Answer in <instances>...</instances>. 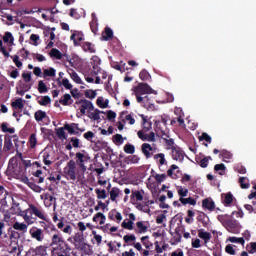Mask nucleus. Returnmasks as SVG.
Instances as JSON below:
<instances>
[{
	"instance_id": "obj_34",
	"label": "nucleus",
	"mask_w": 256,
	"mask_h": 256,
	"mask_svg": "<svg viewBox=\"0 0 256 256\" xmlns=\"http://www.w3.org/2000/svg\"><path fill=\"white\" fill-rule=\"evenodd\" d=\"M57 83L59 86L63 85V87H65V89H73V85L71 83H69V79L67 78H64L61 82V78H58L57 79Z\"/></svg>"
},
{
	"instance_id": "obj_5",
	"label": "nucleus",
	"mask_w": 256,
	"mask_h": 256,
	"mask_svg": "<svg viewBox=\"0 0 256 256\" xmlns=\"http://www.w3.org/2000/svg\"><path fill=\"white\" fill-rule=\"evenodd\" d=\"M90 157L89 155L83 154L81 152L76 153V165L80 167V169L85 172L87 171V166H85V163L89 161Z\"/></svg>"
},
{
	"instance_id": "obj_18",
	"label": "nucleus",
	"mask_w": 256,
	"mask_h": 256,
	"mask_svg": "<svg viewBox=\"0 0 256 256\" xmlns=\"http://www.w3.org/2000/svg\"><path fill=\"white\" fill-rule=\"evenodd\" d=\"M108 219H110V221H117V223H120V221L123 220V216L120 212H117V210H111L108 213Z\"/></svg>"
},
{
	"instance_id": "obj_55",
	"label": "nucleus",
	"mask_w": 256,
	"mask_h": 256,
	"mask_svg": "<svg viewBox=\"0 0 256 256\" xmlns=\"http://www.w3.org/2000/svg\"><path fill=\"white\" fill-rule=\"evenodd\" d=\"M207 215L202 212L197 216V221H199V223H202L203 227H207L208 223L207 221H205Z\"/></svg>"
},
{
	"instance_id": "obj_42",
	"label": "nucleus",
	"mask_w": 256,
	"mask_h": 256,
	"mask_svg": "<svg viewBox=\"0 0 256 256\" xmlns=\"http://www.w3.org/2000/svg\"><path fill=\"white\" fill-rule=\"evenodd\" d=\"M231 203H233V194L229 192L225 195L223 204L225 205V207H230Z\"/></svg>"
},
{
	"instance_id": "obj_61",
	"label": "nucleus",
	"mask_w": 256,
	"mask_h": 256,
	"mask_svg": "<svg viewBox=\"0 0 256 256\" xmlns=\"http://www.w3.org/2000/svg\"><path fill=\"white\" fill-rule=\"evenodd\" d=\"M84 95L87 99H95V97H97V92L95 90H86Z\"/></svg>"
},
{
	"instance_id": "obj_20",
	"label": "nucleus",
	"mask_w": 256,
	"mask_h": 256,
	"mask_svg": "<svg viewBox=\"0 0 256 256\" xmlns=\"http://www.w3.org/2000/svg\"><path fill=\"white\" fill-rule=\"evenodd\" d=\"M44 165H53V152H44L42 155Z\"/></svg>"
},
{
	"instance_id": "obj_19",
	"label": "nucleus",
	"mask_w": 256,
	"mask_h": 256,
	"mask_svg": "<svg viewBox=\"0 0 256 256\" xmlns=\"http://www.w3.org/2000/svg\"><path fill=\"white\" fill-rule=\"evenodd\" d=\"M136 227L137 228H135L134 231L135 233H138V234L147 233V231H149V227L145 225L143 221H138L136 223Z\"/></svg>"
},
{
	"instance_id": "obj_60",
	"label": "nucleus",
	"mask_w": 256,
	"mask_h": 256,
	"mask_svg": "<svg viewBox=\"0 0 256 256\" xmlns=\"http://www.w3.org/2000/svg\"><path fill=\"white\" fill-rule=\"evenodd\" d=\"M95 193L98 197V199H107V191L100 190V189H95Z\"/></svg>"
},
{
	"instance_id": "obj_56",
	"label": "nucleus",
	"mask_w": 256,
	"mask_h": 256,
	"mask_svg": "<svg viewBox=\"0 0 256 256\" xmlns=\"http://www.w3.org/2000/svg\"><path fill=\"white\" fill-rule=\"evenodd\" d=\"M74 241L75 243H78L79 245H82L83 241H85V237L83 236V233H76L74 235Z\"/></svg>"
},
{
	"instance_id": "obj_64",
	"label": "nucleus",
	"mask_w": 256,
	"mask_h": 256,
	"mask_svg": "<svg viewBox=\"0 0 256 256\" xmlns=\"http://www.w3.org/2000/svg\"><path fill=\"white\" fill-rule=\"evenodd\" d=\"M248 253H256V242H251L246 246Z\"/></svg>"
},
{
	"instance_id": "obj_33",
	"label": "nucleus",
	"mask_w": 256,
	"mask_h": 256,
	"mask_svg": "<svg viewBox=\"0 0 256 256\" xmlns=\"http://www.w3.org/2000/svg\"><path fill=\"white\" fill-rule=\"evenodd\" d=\"M180 203H182V205H197V200H195V198H179Z\"/></svg>"
},
{
	"instance_id": "obj_63",
	"label": "nucleus",
	"mask_w": 256,
	"mask_h": 256,
	"mask_svg": "<svg viewBox=\"0 0 256 256\" xmlns=\"http://www.w3.org/2000/svg\"><path fill=\"white\" fill-rule=\"evenodd\" d=\"M235 246H233L232 244H228L225 247V251L226 253H228V255H237V251H235Z\"/></svg>"
},
{
	"instance_id": "obj_40",
	"label": "nucleus",
	"mask_w": 256,
	"mask_h": 256,
	"mask_svg": "<svg viewBox=\"0 0 256 256\" xmlns=\"http://www.w3.org/2000/svg\"><path fill=\"white\" fill-rule=\"evenodd\" d=\"M56 73L57 70H55V68L44 69L43 78L46 79V77H55Z\"/></svg>"
},
{
	"instance_id": "obj_26",
	"label": "nucleus",
	"mask_w": 256,
	"mask_h": 256,
	"mask_svg": "<svg viewBox=\"0 0 256 256\" xmlns=\"http://www.w3.org/2000/svg\"><path fill=\"white\" fill-rule=\"evenodd\" d=\"M34 119L37 121V123H41L43 119H47V112L43 110H38L34 113Z\"/></svg>"
},
{
	"instance_id": "obj_32",
	"label": "nucleus",
	"mask_w": 256,
	"mask_h": 256,
	"mask_svg": "<svg viewBox=\"0 0 256 256\" xmlns=\"http://www.w3.org/2000/svg\"><path fill=\"white\" fill-rule=\"evenodd\" d=\"M28 144L30 149H35L37 147V134L32 133L29 137Z\"/></svg>"
},
{
	"instance_id": "obj_47",
	"label": "nucleus",
	"mask_w": 256,
	"mask_h": 256,
	"mask_svg": "<svg viewBox=\"0 0 256 256\" xmlns=\"http://www.w3.org/2000/svg\"><path fill=\"white\" fill-rule=\"evenodd\" d=\"M133 225H134V222L130 221V220H124L121 224V227L123 229H127L128 231H133Z\"/></svg>"
},
{
	"instance_id": "obj_51",
	"label": "nucleus",
	"mask_w": 256,
	"mask_h": 256,
	"mask_svg": "<svg viewBox=\"0 0 256 256\" xmlns=\"http://www.w3.org/2000/svg\"><path fill=\"white\" fill-rule=\"evenodd\" d=\"M141 242L146 249H151V247H153V243H150L149 241V236H143Z\"/></svg>"
},
{
	"instance_id": "obj_1",
	"label": "nucleus",
	"mask_w": 256,
	"mask_h": 256,
	"mask_svg": "<svg viewBox=\"0 0 256 256\" xmlns=\"http://www.w3.org/2000/svg\"><path fill=\"white\" fill-rule=\"evenodd\" d=\"M51 231L55 232L51 237L50 247H53L51 256H71V246L69 243L65 242L63 235L59 233V230H57L55 226L51 227Z\"/></svg>"
},
{
	"instance_id": "obj_7",
	"label": "nucleus",
	"mask_w": 256,
	"mask_h": 256,
	"mask_svg": "<svg viewBox=\"0 0 256 256\" xmlns=\"http://www.w3.org/2000/svg\"><path fill=\"white\" fill-rule=\"evenodd\" d=\"M141 151L146 159H151V156L157 151V147L151 146L149 143H143L141 146Z\"/></svg>"
},
{
	"instance_id": "obj_14",
	"label": "nucleus",
	"mask_w": 256,
	"mask_h": 256,
	"mask_svg": "<svg viewBox=\"0 0 256 256\" xmlns=\"http://www.w3.org/2000/svg\"><path fill=\"white\" fill-rule=\"evenodd\" d=\"M30 211L35 217H38V219H42V221H47V217L45 216V213H43V210L37 208L35 205H30Z\"/></svg>"
},
{
	"instance_id": "obj_53",
	"label": "nucleus",
	"mask_w": 256,
	"mask_h": 256,
	"mask_svg": "<svg viewBox=\"0 0 256 256\" xmlns=\"http://www.w3.org/2000/svg\"><path fill=\"white\" fill-rule=\"evenodd\" d=\"M56 135L59 139H67V134L65 133V127L58 128L56 130Z\"/></svg>"
},
{
	"instance_id": "obj_28",
	"label": "nucleus",
	"mask_w": 256,
	"mask_h": 256,
	"mask_svg": "<svg viewBox=\"0 0 256 256\" xmlns=\"http://www.w3.org/2000/svg\"><path fill=\"white\" fill-rule=\"evenodd\" d=\"M13 229L15 231H22V233H27V224L25 223H19V222H15L13 225H12Z\"/></svg>"
},
{
	"instance_id": "obj_38",
	"label": "nucleus",
	"mask_w": 256,
	"mask_h": 256,
	"mask_svg": "<svg viewBox=\"0 0 256 256\" xmlns=\"http://www.w3.org/2000/svg\"><path fill=\"white\" fill-rule=\"evenodd\" d=\"M82 49L88 53H95V46L92 45L90 42H84L82 45Z\"/></svg>"
},
{
	"instance_id": "obj_43",
	"label": "nucleus",
	"mask_w": 256,
	"mask_h": 256,
	"mask_svg": "<svg viewBox=\"0 0 256 256\" xmlns=\"http://www.w3.org/2000/svg\"><path fill=\"white\" fill-rule=\"evenodd\" d=\"M38 103L42 107H47V105H51V97L49 96H42L40 100H38Z\"/></svg>"
},
{
	"instance_id": "obj_27",
	"label": "nucleus",
	"mask_w": 256,
	"mask_h": 256,
	"mask_svg": "<svg viewBox=\"0 0 256 256\" xmlns=\"http://www.w3.org/2000/svg\"><path fill=\"white\" fill-rule=\"evenodd\" d=\"M94 223H99L100 225H105V221H107V217L104 216L103 213L98 212L93 217Z\"/></svg>"
},
{
	"instance_id": "obj_11",
	"label": "nucleus",
	"mask_w": 256,
	"mask_h": 256,
	"mask_svg": "<svg viewBox=\"0 0 256 256\" xmlns=\"http://www.w3.org/2000/svg\"><path fill=\"white\" fill-rule=\"evenodd\" d=\"M107 153H108V155L110 157V164H111L112 167L117 168V167L121 166V161L117 157V154H115L113 152V149L109 148Z\"/></svg>"
},
{
	"instance_id": "obj_9",
	"label": "nucleus",
	"mask_w": 256,
	"mask_h": 256,
	"mask_svg": "<svg viewBox=\"0 0 256 256\" xmlns=\"http://www.w3.org/2000/svg\"><path fill=\"white\" fill-rule=\"evenodd\" d=\"M32 239H35L38 241V243H42V241L45 239V234H43V230L41 228H32L29 231Z\"/></svg>"
},
{
	"instance_id": "obj_57",
	"label": "nucleus",
	"mask_w": 256,
	"mask_h": 256,
	"mask_svg": "<svg viewBox=\"0 0 256 256\" xmlns=\"http://www.w3.org/2000/svg\"><path fill=\"white\" fill-rule=\"evenodd\" d=\"M124 151L128 154V155H133V153H135V146L133 144H126L124 146Z\"/></svg>"
},
{
	"instance_id": "obj_54",
	"label": "nucleus",
	"mask_w": 256,
	"mask_h": 256,
	"mask_svg": "<svg viewBox=\"0 0 256 256\" xmlns=\"http://www.w3.org/2000/svg\"><path fill=\"white\" fill-rule=\"evenodd\" d=\"M209 161H211V156L204 157L199 162L200 167H202V169H206L209 165Z\"/></svg>"
},
{
	"instance_id": "obj_62",
	"label": "nucleus",
	"mask_w": 256,
	"mask_h": 256,
	"mask_svg": "<svg viewBox=\"0 0 256 256\" xmlns=\"http://www.w3.org/2000/svg\"><path fill=\"white\" fill-rule=\"evenodd\" d=\"M45 253H47V246H38L36 247V255L45 256Z\"/></svg>"
},
{
	"instance_id": "obj_23",
	"label": "nucleus",
	"mask_w": 256,
	"mask_h": 256,
	"mask_svg": "<svg viewBox=\"0 0 256 256\" xmlns=\"http://www.w3.org/2000/svg\"><path fill=\"white\" fill-rule=\"evenodd\" d=\"M198 237L203 239L204 243L207 244L211 241V233L205 232L203 229L198 230Z\"/></svg>"
},
{
	"instance_id": "obj_29",
	"label": "nucleus",
	"mask_w": 256,
	"mask_h": 256,
	"mask_svg": "<svg viewBox=\"0 0 256 256\" xmlns=\"http://www.w3.org/2000/svg\"><path fill=\"white\" fill-rule=\"evenodd\" d=\"M49 56L54 57V59H58V60L63 59V54L57 48H52L49 52Z\"/></svg>"
},
{
	"instance_id": "obj_16",
	"label": "nucleus",
	"mask_w": 256,
	"mask_h": 256,
	"mask_svg": "<svg viewBox=\"0 0 256 256\" xmlns=\"http://www.w3.org/2000/svg\"><path fill=\"white\" fill-rule=\"evenodd\" d=\"M203 209H207V211H215V202L210 198H205L202 201Z\"/></svg>"
},
{
	"instance_id": "obj_10",
	"label": "nucleus",
	"mask_w": 256,
	"mask_h": 256,
	"mask_svg": "<svg viewBox=\"0 0 256 256\" xmlns=\"http://www.w3.org/2000/svg\"><path fill=\"white\" fill-rule=\"evenodd\" d=\"M172 159H174V161H179V163H183L185 152H183L180 147H172Z\"/></svg>"
},
{
	"instance_id": "obj_4",
	"label": "nucleus",
	"mask_w": 256,
	"mask_h": 256,
	"mask_svg": "<svg viewBox=\"0 0 256 256\" xmlns=\"http://www.w3.org/2000/svg\"><path fill=\"white\" fill-rule=\"evenodd\" d=\"M135 95H150L153 93V88L147 83H139L133 88Z\"/></svg>"
},
{
	"instance_id": "obj_49",
	"label": "nucleus",
	"mask_w": 256,
	"mask_h": 256,
	"mask_svg": "<svg viewBox=\"0 0 256 256\" xmlns=\"http://www.w3.org/2000/svg\"><path fill=\"white\" fill-rule=\"evenodd\" d=\"M47 91H49V88H47V85L45 84V82L40 80L38 82V92L39 93H47Z\"/></svg>"
},
{
	"instance_id": "obj_46",
	"label": "nucleus",
	"mask_w": 256,
	"mask_h": 256,
	"mask_svg": "<svg viewBox=\"0 0 256 256\" xmlns=\"http://www.w3.org/2000/svg\"><path fill=\"white\" fill-rule=\"evenodd\" d=\"M99 65H101V59L97 56L92 57V67L95 71H99Z\"/></svg>"
},
{
	"instance_id": "obj_13",
	"label": "nucleus",
	"mask_w": 256,
	"mask_h": 256,
	"mask_svg": "<svg viewBox=\"0 0 256 256\" xmlns=\"http://www.w3.org/2000/svg\"><path fill=\"white\" fill-rule=\"evenodd\" d=\"M9 237L10 241H18V239H21V234L15 230V228H8L7 234L4 235V239H7Z\"/></svg>"
},
{
	"instance_id": "obj_31",
	"label": "nucleus",
	"mask_w": 256,
	"mask_h": 256,
	"mask_svg": "<svg viewBox=\"0 0 256 256\" xmlns=\"http://www.w3.org/2000/svg\"><path fill=\"white\" fill-rule=\"evenodd\" d=\"M238 183L240 184L241 189H249V187H251L247 177H240Z\"/></svg>"
},
{
	"instance_id": "obj_37",
	"label": "nucleus",
	"mask_w": 256,
	"mask_h": 256,
	"mask_svg": "<svg viewBox=\"0 0 256 256\" xmlns=\"http://www.w3.org/2000/svg\"><path fill=\"white\" fill-rule=\"evenodd\" d=\"M1 131L3 133H10V135H13V133H15V128H9V123L3 122L1 124Z\"/></svg>"
},
{
	"instance_id": "obj_15",
	"label": "nucleus",
	"mask_w": 256,
	"mask_h": 256,
	"mask_svg": "<svg viewBox=\"0 0 256 256\" xmlns=\"http://www.w3.org/2000/svg\"><path fill=\"white\" fill-rule=\"evenodd\" d=\"M100 113L104 114L105 112L94 108V110H88V117L92 121H99L101 119Z\"/></svg>"
},
{
	"instance_id": "obj_50",
	"label": "nucleus",
	"mask_w": 256,
	"mask_h": 256,
	"mask_svg": "<svg viewBox=\"0 0 256 256\" xmlns=\"http://www.w3.org/2000/svg\"><path fill=\"white\" fill-rule=\"evenodd\" d=\"M187 216L185 218V222L188 223V225H191V223H193V218L195 217V212H193V210H188L187 211Z\"/></svg>"
},
{
	"instance_id": "obj_2",
	"label": "nucleus",
	"mask_w": 256,
	"mask_h": 256,
	"mask_svg": "<svg viewBox=\"0 0 256 256\" xmlns=\"http://www.w3.org/2000/svg\"><path fill=\"white\" fill-rule=\"evenodd\" d=\"M64 176L68 181H77V165L74 160H70L64 167Z\"/></svg>"
},
{
	"instance_id": "obj_44",
	"label": "nucleus",
	"mask_w": 256,
	"mask_h": 256,
	"mask_svg": "<svg viewBox=\"0 0 256 256\" xmlns=\"http://www.w3.org/2000/svg\"><path fill=\"white\" fill-rule=\"evenodd\" d=\"M155 161H158L159 165H165L167 163V160H165V154L159 153L154 155Z\"/></svg>"
},
{
	"instance_id": "obj_59",
	"label": "nucleus",
	"mask_w": 256,
	"mask_h": 256,
	"mask_svg": "<svg viewBox=\"0 0 256 256\" xmlns=\"http://www.w3.org/2000/svg\"><path fill=\"white\" fill-rule=\"evenodd\" d=\"M220 156L222 157L223 161H227V160L231 159V157H233V154H231V152H229L227 150H222L220 152Z\"/></svg>"
},
{
	"instance_id": "obj_52",
	"label": "nucleus",
	"mask_w": 256,
	"mask_h": 256,
	"mask_svg": "<svg viewBox=\"0 0 256 256\" xmlns=\"http://www.w3.org/2000/svg\"><path fill=\"white\" fill-rule=\"evenodd\" d=\"M141 81H149L151 79V74L147 70H142L139 74Z\"/></svg>"
},
{
	"instance_id": "obj_39",
	"label": "nucleus",
	"mask_w": 256,
	"mask_h": 256,
	"mask_svg": "<svg viewBox=\"0 0 256 256\" xmlns=\"http://www.w3.org/2000/svg\"><path fill=\"white\" fill-rule=\"evenodd\" d=\"M121 190L117 187H113L110 191V199L111 201H117V197H119Z\"/></svg>"
},
{
	"instance_id": "obj_24",
	"label": "nucleus",
	"mask_w": 256,
	"mask_h": 256,
	"mask_svg": "<svg viewBox=\"0 0 256 256\" xmlns=\"http://www.w3.org/2000/svg\"><path fill=\"white\" fill-rule=\"evenodd\" d=\"M103 41H111L113 39V30L109 27H106L102 32Z\"/></svg>"
},
{
	"instance_id": "obj_22",
	"label": "nucleus",
	"mask_w": 256,
	"mask_h": 256,
	"mask_svg": "<svg viewBox=\"0 0 256 256\" xmlns=\"http://www.w3.org/2000/svg\"><path fill=\"white\" fill-rule=\"evenodd\" d=\"M68 73H69L72 81H74V83H77L78 85H83V81L81 80V77H79V74H77V72H75V70L69 68Z\"/></svg>"
},
{
	"instance_id": "obj_48",
	"label": "nucleus",
	"mask_w": 256,
	"mask_h": 256,
	"mask_svg": "<svg viewBox=\"0 0 256 256\" xmlns=\"http://www.w3.org/2000/svg\"><path fill=\"white\" fill-rule=\"evenodd\" d=\"M227 241H230V243H239L240 245H245V238H237L235 236L229 237Z\"/></svg>"
},
{
	"instance_id": "obj_30",
	"label": "nucleus",
	"mask_w": 256,
	"mask_h": 256,
	"mask_svg": "<svg viewBox=\"0 0 256 256\" xmlns=\"http://www.w3.org/2000/svg\"><path fill=\"white\" fill-rule=\"evenodd\" d=\"M12 109H23L25 107V104H23V98H18L15 101L11 103Z\"/></svg>"
},
{
	"instance_id": "obj_36",
	"label": "nucleus",
	"mask_w": 256,
	"mask_h": 256,
	"mask_svg": "<svg viewBox=\"0 0 256 256\" xmlns=\"http://www.w3.org/2000/svg\"><path fill=\"white\" fill-rule=\"evenodd\" d=\"M140 117L142 118V123H143V130L144 131H151L152 124L151 122H148L147 117L145 115L141 114Z\"/></svg>"
},
{
	"instance_id": "obj_41",
	"label": "nucleus",
	"mask_w": 256,
	"mask_h": 256,
	"mask_svg": "<svg viewBox=\"0 0 256 256\" xmlns=\"http://www.w3.org/2000/svg\"><path fill=\"white\" fill-rule=\"evenodd\" d=\"M179 169V166L173 164L170 166V168L167 170V176L170 177L171 179H177V175L173 174L175 170Z\"/></svg>"
},
{
	"instance_id": "obj_3",
	"label": "nucleus",
	"mask_w": 256,
	"mask_h": 256,
	"mask_svg": "<svg viewBox=\"0 0 256 256\" xmlns=\"http://www.w3.org/2000/svg\"><path fill=\"white\" fill-rule=\"evenodd\" d=\"M80 105V107H79ZM79 107L80 113L82 115H85L88 111H95V106L93 105V102L87 100V99H80L74 103V108L77 109Z\"/></svg>"
},
{
	"instance_id": "obj_6",
	"label": "nucleus",
	"mask_w": 256,
	"mask_h": 256,
	"mask_svg": "<svg viewBox=\"0 0 256 256\" xmlns=\"http://www.w3.org/2000/svg\"><path fill=\"white\" fill-rule=\"evenodd\" d=\"M225 227L229 233H233L234 235H238L241 231V226H239V223L235 220H227Z\"/></svg>"
},
{
	"instance_id": "obj_58",
	"label": "nucleus",
	"mask_w": 256,
	"mask_h": 256,
	"mask_svg": "<svg viewBox=\"0 0 256 256\" xmlns=\"http://www.w3.org/2000/svg\"><path fill=\"white\" fill-rule=\"evenodd\" d=\"M126 159L128 163H132V164H137L139 163V161H141V158L137 155L128 156Z\"/></svg>"
},
{
	"instance_id": "obj_12",
	"label": "nucleus",
	"mask_w": 256,
	"mask_h": 256,
	"mask_svg": "<svg viewBox=\"0 0 256 256\" xmlns=\"http://www.w3.org/2000/svg\"><path fill=\"white\" fill-rule=\"evenodd\" d=\"M13 149V135H8L6 134L4 136V146H3V151L4 153H9Z\"/></svg>"
},
{
	"instance_id": "obj_25",
	"label": "nucleus",
	"mask_w": 256,
	"mask_h": 256,
	"mask_svg": "<svg viewBox=\"0 0 256 256\" xmlns=\"http://www.w3.org/2000/svg\"><path fill=\"white\" fill-rule=\"evenodd\" d=\"M59 103L64 107H67V105H73V99H71V94H64V96L59 100Z\"/></svg>"
},
{
	"instance_id": "obj_8",
	"label": "nucleus",
	"mask_w": 256,
	"mask_h": 256,
	"mask_svg": "<svg viewBox=\"0 0 256 256\" xmlns=\"http://www.w3.org/2000/svg\"><path fill=\"white\" fill-rule=\"evenodd\" d=\"M145 191L143 190H132L131 195H130V203L136 204L139 203L140 201H143Z\"/></svg>"
},
{
	"instance_id": "obj_45",
	"label": "nucleus",
	"mask_w": 256,
	"mask_h": 256,
	"mask_svg": "<svg viewBox=\"0 0 256 256\" xmlns=\"http://www.w3.org/2000/svg\"><path fill=\"white\" fill-rule=\"evenodd\" d=\"M65 131H68L70 135H79L78 131H75V128L73 127V124H65L64 125Z\"/></svg>"
},
{
	"instance_id": "obj_17",
	"label": "nucleus",
	"mask_w": 256,
	"mask_h": 256,
	"mask_svg": "<svg viewBox=\"0 0 256 256\" xmlns=\"http://www.w3.org/2000/svg\"><path fill=\"white\" fill-rule=\"evenodd\" d=\"M26 169L25 167L19 163V165L16 166L15 169H13L11 172L13 173V175H15V177H24L25 173H26Z\"/></svg>"
},
{
	"instance_id": "obj_35",
	"label": "nucleus",
	"mask_w": 256,
	"mask_h": 256,
	"mask_svg": "<svg viewBox=\"0 0 256 256\" xmlns=\"http://www.w3.org/2000/svg\"><path fill=\"white\" fill-rule=\"evenodd\" d=\"M19 165V159L17 157H12L8 163L9 171H13Z\"/></svg>"
},
{
	"instance_id": "obj_21",
	"label": "nucleus",
	"mask_w": 256,
	"mask_h": 256,
	"mask_svg": "<svg viewBox=\"0 0 256 256\" xmlns=\"http://www.w3.org/2000/svg\"><path fill=\"white\" fill-rule=\"evenodd\" d=\"M90 29H91L92 33H94V35H97V32L99 31V24L97 23V16H95V13H92Z\"/></svg>"
}]
</instances>
